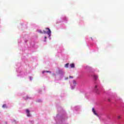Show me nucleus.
<instances>
[{
	"mask_svg": "<svg viewBox=\"0 0 124 124\" xmlns=\"http://www.w3.org/2000/svg\"><path fill=\"white\" fill-rule=\"evenodd\" d=\"M46 30H47V31H44V33H47V34H48L49 37H50V36H51V30L49 28H46Z\"/></svg>",
	"mask_w": 124,
	"mask_h": 124,
	"instance_id": "obj_1",
	"label": "nucleus"
},
{
	"mask_svg": "<svg viewBox=\"0 0 124 124\" xmlns=\"http://www.w3.org/2000/svg\"><path fill=\"white\" fill-rule=\"evenodd\" d=\"M92 111H93L94 115H95V116H97V117H98V114H97V113H96L95 110H94V108H92Z\"/></svg>",
	"mask_w": 124,
	"mask_h": 124,
	"instance_id": "obj_3",
	"label": "nucleus"
},
{
	"mask_svg": "<svg viewBox=\"0 0 124 124\" xmlns=\"http://www.w3.org/2000/svg\"><path fill=\"white\" fill-rule=\"evenodd\" d=\"M38 31L40 32V33H43V32L41 30H38Z\"/></svg>",
	"mask_w": 124,
	"mask_h": 124,
	"instance_id": "obj_9",
	"label": "nucleus"
},
{
	"mask_svg": "<svg viewBox=\"0 0 124 124\" xmlns=\"http://www.w3.org/2000/svg\"><path fill=\"white\" fill-rule=\"evenodd\" d=\"M94 89L95 92H96V93H97L98 94H99V92H98V89H97V86L95 85Z\"/></svg>",
	"mask_w": 124,
	"mask_h": 124,
	"instance_id": "obj_2",
	"label": "nucleus"
},
{
	"mask_svg": "<svg viewBox=\"0 0 124 124\" xmlns=\"http://www.w3.org/2000/svg\"><path fill=\"white\" fill-rule=\"evenodd\" d=\"M93 77H94V80H97V79H98V76H96L95 75H94L93 76Z\"/></svg>",
	"mask_w": 124,
	"mask_h": 124,
	"instance_id": "obj_5",
	"label": "nucleus"
},
{
	"mask_svg": "<svg viewBox=\"0 0 124 124\" xmlns=\"http://www.w3.org/2000/svg\"><path fill=\"white\" fill-rule=\"evenodd\" d=\"M70 66L71 67H72V68H74V67H75V65H74V63H72L70 64Z\"/></svg>",
	"mask_w": 124,
	"mask_h": 124,
	"instance_id": "obj_6",
	"label": "nucleus"
},
{
	"mask_svg": "<svg viewBox=\"0 0 124 124\" xmlns=\"http://www.w3.org/2000/svg\"><path fill=\"white\" fill-rule=\"evenodd\" d=\"M67 79H68V78H65V80H67Z\"/></svg>",
	"mask_w": 124,
	"mask_h": 124,
	"instance_id": "obj_14",
	"label": "nucleus"
},
{
	"mask_svg": "<svg viewBox=\"0 0 124 124\" xmlns=\"http://www.w3.org/2000/svg\"><path fill=\"white\" fill-rule=\"evenodd\" d=\"M108 101H110V100H109V99H108Z\"/></svg>",
	"mask_w": 124,
	"mask_h": 124,
	"instance_id": "obj_16",
	"label": "nucleus"
},
{
	"mask_svg": "<svg viewBox=\"0 0 124 124\" xmlns=\"http://www.w3.org/2000/svg\"><path fill=\"white\" fill-rule=\"evenodd\" d=\"M68 65H69V63H67L65 65V67H66L67 68L68 67Z\"/></svg>",
	"mask_w": 124,
	"mask_h": 124,
	"instance_id": "obj_8",
	"label": "nucleus"
},
{
	"mask_svg": "<svg viewBox=\"0 0 124 124\" xmlns=\"http://www.w3.org/2000/svg\"><path fill=\"white\" fill-rule=\"evenodd\" d=\"M26 112L27 113V117H31V114H30V110L29 109H26Z\"/></svg>",
	"mask_w": 124,
	"mask_h": 124,
	"instance_id": "obj_4",
	"label": "nucleus"
},
{
	"mask_svg": "<svg viewBox=\"0 0 124 124\" xmlns=\"http://www.w3.org/2000/svg\"><path fill=\"white\" fill-rule=\"evenodd\" d=\"M45 41H46V40H45Z\"/></svg>",
	"mask_w": 124,
	"mask_h": 124,
	"instance_id": "obj_17",
	"label": "nucleus"
},
{
	"mask_svg": "<svg viewBox=\"0 0 124 124\" xmlns=\"http://www.w3.org/2000/svg\"><path fill=\"white\" fill-rule=\"evenodd\" d=\"M117 118H118V119H121V116H118Z\"/></svg>",
	"mask_w": 124,
	"mask_h": 124,
	"instance_id": "obj_11",
	"label": "nucleus"
},
{
	"mask_svg": "<svg viewBox=\"0 0 124 124\" xmlns=\"http://www.w3.org/2000/svg\"><path fill=\"white\" fill-rule=\"evenodd\" d=\"M2 108H7V106H6V104L3 105Z\"/></svg>",
	"mask_w": 124,
	"mask_h": 124,
	"instance_id": "obj_7",
	"label": "nucleus"
},
{
	"mask_svg": "<svg viewBox=\"0 0 124 124\" xmlns=\"http://www.w3.org/2000/svg\"><path fill=\"white\" fill-rule=\"evenodd\" d=\"M46 73H51V71H46Z\"/></svg>",
	"mask_w": 124,
	"mask_h": 124,
	"instance_id": "obj_10",
	"label": "nucleus"
},
{
	"mask_svg": "<svg viewBox=\"0 0 124 124\" xmlns=\"http://www.w3.org/2000/svg\"><path fill=\"white\" fill-rule=\"evenodd\" d=\"M69 78H73V77H72V76H69Z\"/></svg>",
	"mask_w": 124,
	"mask_h": 124,
	"instance_id": "obj_12",
	"label": "nucleus"
},
{
	"mask_svg": "<svg viewBox=\"0 0 124 124\" xmlns=\"http://www.w3.org/2000/svg\"><path fill=\"white\" fill-rule=\"evenodd\" d=\"M45 39H47V37L45 36Z\"/></svg>",
	"mask_w": 124,
	"mask_h": 124,
	"instance_id": "obj_13",
	"label": "nucleus"
},
{
	"mask_svg": "<svg viewBox=\"0 0 124 124\" xmlns=\"http://www.w3.org/2000/svg\"><path fill=\"white\" fill-rule=\"evenodd\" d=\"M44 72H45V71L43 72V73H44Z\"/></svg>",
	"mask_w": 124,
	"mask_h": 124,
	"instance_id": "obj_15",
	"label": "nucleus"
}]
</instances>
